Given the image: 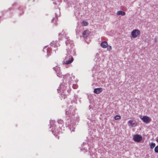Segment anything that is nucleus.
Segmentation results:
<instances>
[{"mask_svg": "<svg viewBox=\"0 0 158 158\" xmlns=\"http://www.w3.org/2000/svg\"><path fill=\"white\" fill-rule=\"evenodd\" d=\"M140 33V31L139 30L134 29L131 32V35L132 38H135L139 36Z\"/></svg>", "mask_w": 158, "mask_h": 158, "instance_id": "f257e3e1", "label": "nucleus"}, {"mask_svg": "<svg viewBox=\"0 0 158 158\" xmlns=\"http://www.w3.org/2000/svg\"><path fill=\"white\" fill-rule=\"evenodd\" d=\"M140 118L143 122L147 124L149 123L151 121V118L148 116H143L142 117L141 116Z\"/></svg>", "mask_w": 158, "mask_h": 158, "instance_id": "f03ea898", "label": "nucleus"}, {"mask_svg": "<svg viewBox=\"0 0 158 158\" xmlns=\"http://www.w3.org/2000/svg\"><path fill=\"white\" fill-rule=\"evenodd\" d=\"M133 139L135 141L139 142L142 140V138L140 135L137 134L134 136Z\"/></svg>", "mask_w": 158, "mask_h": 158, "instance_id": "7ed1b4c3", "label": "nucleus"}, {"mask_svg": "<svg viewBox=\"0 0 158 158\" xmlns=\"http://www.w3.org/2000/svg\"><path fill=\"white\" fill-rule=\"evenodd\" d=\"M128 124L131 127H135L137 125L136 121L132 120L128 121Z\"/></svg>", "mask_w": 158, "mask_h": 158, "instance_id": "20e7f679", "label": "nucleus"}, {"mask_svg": "<svg viewBox=\"0 0 158 158\" xmlns=\"http://www.w3.org/2000/svg\"><path fill=\"white\" fill-rule=\"evenodd\" d=\"M103 90V89L101 88H98L94 89V92L96 94H99L101 93Z\"/></svg>", "mask_w": 158, "mask_h": 158, "instance_id": "39448f33", "label": "nucleus"}, {"mask_svg": "<svg viewBox=\"0 0 158 158\" xmlns=\"http://www.w3.org/2000/svg\"><path fill=\"white\" fill-rule=\"evenodd\" d=\"M89 33V32L88 30H85L83 33V36L85 38H86L87 37Z\"/></svg>", "mask_w": 158, "mask_h": 158, "instance_id": "423d86ee", "label": "nucleus"}, {"mask_svg": "<svg viewBox=\"0 0 158 158\" xmlns=\"http://www.w3.org/2000/svg\"><path fill=\"white\" fill-rule=\"evenodd\" d=\"M69 59L68 60H66L65 61H64V63L66 64H68L71 63H72L73 60V57L71 56H69Z\"/></svg>", "mask_w": 158, "mask_h": 158, "instance_id": "0eeeda50", "label": "nucleus"}, {"mask_svg": "<svg viewBox=\"0 0 158 158\" xmlns=\"http://www.w3.org/2000/svg\"><path fill=\"white\" fill-rule=\"evenodd\" d=\"M108 44V43L106 41H104L101 43V46L102 48H106L107 47Z\"/></svg>", "mask_w": 158, "mask_h": 158, "instance_id": "6e6552de", "label": "nucleus"}, {"mask_svg": "<svg viewBox=\"0 0 158 158\" xmlns=\"http://www.w3.org/2000/svg\"><path fill=\"white\" fill-rule=\"evenodd\" d=\"M125 14L126 13L125 12L121 10L118 11L116 13V15L118 16H124L125 15Z\"/></svg>", "mask_w": 158, "mask_h": 158, "instance_id": "1a4fd4ad", "label": "nucleus"}, {"mask_svg": "<svg viewBox=\"0 0 158 158\" xmlns=\"http://www.w3.org/2000/svg\"><path fill=\"white\" fill-rule=\"evenodd\" d=\"M57 21V19L56 17L54 18L52 20V22L54 23V24H56V23Z\"/></svg>", "mask_w": 158, "mask_h": 158, "instance_id": "9d476101", "label": "nucleus"}, {"mask_svg": "<svg viewBox=\"0 0 158 158\" xmlns=\"http://www.w3.org/2000/svg\"><path fill=\"white\" fill-rule=\"evenodd\" d=\"M156 146L155 143H152L150 144V148L151 149H153Z\"/></svg>", "mask_w": 158, "mask_h": 158, "instance_id": "9b49d317", "label": "nucleus"}, {"mask_svg": "<svg viewBox=\"0 0 158 158\" xmlns=\"http://www.w3.org/2000/svg\"><path fill=\"white\" fill-rule=\"evenodd\" d=\"M82 25H83V26H87V25H88V23L87 22L85 21H83L82 22Z\"/></svg>", "mask_w": 158, "mask_h": 158, "instance_id": "f8f14e48", "label": "nucleus"}, {"mask_svg": "<svg viewBox=\"0 0 158 158\" xmlns=\"http://www.w3.org/2000/svg\"><path fill=\"white\" fill-rule=\"evenodd\" d=\"M120 118H121V117L119 115H117L116 116L114 117V119L115 120L119 119H120Z\"/></svg>", "mask_w": 158, "mask_h": 158, "instance_id": "ddd939ff", "label": "nucleus"}, {"mask_svg": "<svg viewBox=\"0 0 158 158\" xmlns=\"http://www.w3.org/2000/svg\"><path fill=\"white\" fill-rule=\"evenodd\" d=\"M154 151L155 152L158 153V146H156L154 148Z\"/></svg>", "mask_w": 158, "mask_h": 158, "instance_id": "4468645a", "label": "nucleus"}, {"mask_svg": "<svg viewBox=\"0 0 158 158\" xmlns=\"http://www.w3.org/2000/svg\"><path fill=\"white\" fill-rule=\"evenodd\" d=\"M106 48H107V50L108 51H110L112 49L111 47V46H110V45H108V46Z\"/></svg>", "mask_w": 158, "mask_h": 158, "instance_id": "2eb2a0df", "label": "nucleus"}, {"mask_svg": "<svg viewBox=\"0 0 158 158\" xmlns=\"http://www.w3.org/2000/svg\"><path fill=\"white\" fill-rule=\"evenodd\" d=\"M58 123H60L61 124H62L63 123V122L62 120H60L58 121Z\"/></svg>", "mask_w": 158, "mask_h": 158, "instance_id": "dca6fc26", "label": "nucleus"}, {"mask_svg": "<svg viewBox=\"0 0 158 158\" xmlns=\"http://www.w3.org/2000/svg\"><path fill=\"white\" fill-rule=\"evenodd\" d=\"M156 141L158 143V139H157V140H156Z\"/></svg>", "mask_w": 158, "mask_h": 158, "instance_id": "f3484780", "label": "nucleus"}]
</instances>
